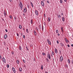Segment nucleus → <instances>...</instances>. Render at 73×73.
Returning <instances> with one entry per match:
<instances>
[{"label":"nucleus","instance_id":"1","mask_svg":"<svg viewBox=\"0 0 73 73\" xmlns=\"http://www.w3.org/2000/svg\"><path fill=\"white\" fill-rule=\"evenodd\" d=\"M19 6L20 7L21 9V10H22L23 9V4L21 2V1L20 2V4H19Z\"/></svg>","mask_w":73,"mask_h":73},{"label":"nucleus","instance_id":"2","mask_svg":"<svg viewBox=\"0 0 73 73\" xmlns=\"http://www.w3.org/2000/svg\"><path fill=\"white\" fill-rule=\"evenodd\" d=\"M35 12L36 16H38V12L37 10H35Z\"/></svg>","mask_w":73,"mask_h":73},{"label":"nucleus","instance_id":"3","mask_svg":"<svg viewBox=\"0 0 73 73\" xmlns=\"http://www.w3.org/2000/svg\"><path fill=\"white\" fill-rule=\"evenodd\" d=\"M47 41L48 42V43L49 45H51V42H50L49 41V39H47Z\"/></svg>","mask_w":73,"mask_h":73},{"label":"nucleus","instance_id":"4","mask_svg":"<svg viewBox=\"0 0 73 73\" xmlns=\"http://www.w3.org/2000/svg\"><path fill=\"white\" fill-rule=\"evenodd\" d=\"M3 61L4 62V63H6V60H5V59L4 58H2Z\"/></svg>","mask_w":73,"mask_h":73},{"label":"nucleus","instance_id":"5","mask_svg":"<svg viewBox=\"0 0 73 73\" xmlns=\"http://www.w3.org/2000/svg\"><path fill=\"white\" fill-rule=\"evenodd\" d=\"M62 60H63V57H62V56H61L60 58V61L61 62L62 61Z\"/></svg>","mask_w":73,"mask_h":73},{"label":"nucleus","instance_id":"6","mask_svg":"<svg viewBox=\"0 0 73 73\" xmlns=\"http://www.w3.org/2000/svg\"><path fill=\"white\" fill-rule=\"evenodd\" d=\"M47 57L49 59V60H50L51 58H50V55L49 54H48L47 55Z\"/></svg>","mask_w":73,"mask_h":73},{"label":"nucleus","instance_id":"7","mask_svg":"<svg viewBox=\"0 0 73 73\" xmlns=\"http://www.w3.org/2000/svg\"><path fill=\"white\" fill-rule=\"evenodd\" d=\"M3 13H4V16L5 17H6V16L7 15V14H6V11H4Z\"/></svg>","mask_w":73,"mask_h":73},{"label":"nucleus","instance_id":"8","mask_svg":"<svg viewBox=\"0 0 73 73\" xmlns=\"http://www.w3.org/2000/svg\"><path fill=\"white\" fill-rule=\"evenodd\" d=\"M12 70L13 71V72H14V73H16V71H15V69L13 67L12 68Z\"/></svg>","mask_w":73,"mask_h":73},{"label":"nucleus","instance_id":"9","mask_svg":"<svg viewBox=\"0 0 73 73\" xmlns=\"http://www.w3.org/2000/svg\"><path fill=\"white\" fill-rule=\"evenodd\" d=\"M23 12L25 13V12H27V8H26V7H25V8H24L23 10Z\"/></svg>","mask_w":73,"mask_h":73},{"label":"nucleus","instance_id":"10","mask_svg":"<svg viewBox=\"0 0 73 73\" xmlns=\"http://www.w3.org/2000/svg\"><path fill=\"white\" fill-rule=\"evenodd\" d=\"M41 4L42 6V7H44V2H43V1H41Z\"/></svg>","mask_w":73,"mask_h":73},{"label":"nucleus","instance_id":"11","mask_svg":"<svg viewBox=\"0 0 73 73\" xmlns=\"http://www.w3.org/2000/svg\"><path fill=\"white\" fill-rule=\"evenodd\" d=\"M19 70L20 72H22V68L21 67L19 68Z\"/></svg>","mask_w":73,"mask_h":73},{"label":"nucleus","instance_id":"12","mask_svg":"<svg viewBox=\"0 0 73 73\" xmlns=\"http://www.w3.org/2000/svg\"><path fill=\"white\" fill-rule=\"evenodd\" d=\"M57 17L58 19H60V18H61V15H57Z\"/></svg>","mask_w":73,"mask_h":73},{"label":"nucleus","instance_id":"13","mask_svg":"<svg viewBox=\"0 0 73 73\" xmlns=\"http://www.w3.org/2000/svg\"><path fill=\"white\" fill-rule=\"evenodd\" d=\"M55 53H56V54H57V49L55 48Z\"/></svg>","mask_w":73,"mask_h":73},{"label":"nucleus","instance_id":"14","mask_svg":"<svg viewBox=\"0 0 73 73\" xmlns=\"http://www.w3.org/2000/svg\"><path fill=\"white\" fill-rule=\"evenodd\" d=\"M19 28L20 29H21L22 28V26L21 25H19Z\"/></svg>","mask_w":73,"mask_h":73},{"label":"nucleus","instance_id":"15","mask_svg":"<svg viewBox=\"0 0 73 73\" xmlns=\"http://www.w3.org/2000/svg\"><path fill=\"white\" fill-rule=\"evenodd\" d=\"M48 21L49 22V21H50V17H48Z\"/></svg>","mask_w":73,"mask_h":73},{"label":"nucleus","instance_id":"16","mask_svg":"<svg viewBox=\"0 0 73 73\" xmlns=\"http://www.w3.org/2000/svg\"><path fill=\"white\" fill-rule=\"evenodd\" d=\"M19 50H21V49H22V48H21V46H19Z\"/></svg>","mask_w":73,"mask_h":73},{"label":"nucleus","instance_id":"17","mask_svg":"<svg viewBox=\"0 0 73 73\" xmlns=\"http://www.w3.org/2000/svg\"><path fill=\"white\" fill-rule=\"evenodd\" d=\"M30 4L32 7H33V4L31 2H30Z\"/></svg>","mask_w":73,"mask_h":73},{"label":"nucleus","instance_id":"18","mask_svg":"<svg viewBox=\"0 0 73 73\" xmlns=\"http://www.w3.org/2000/svg\"><path fill=\"white\" fill-rule=\"evenodd\" d=\"M68 64H70V61L69 59L68 60Z\"/></svg>","mask_w":73,"mask_h":73},{"label":"nucleus","instance_id":"19","mask_svg":"<svg viewBox=\"0 0 73 73\" xmlns=\"http://www.w3.org/2000/svg\"><path fill=\"white\" fill-rule=\"evenodd\" d=\"M31 24H33V19H32L31 20Z\"/></svg>","mask_w":73,"mask_h":73},{"label":"nucleus","instance_id":"20","mask_svg":"<svg viewBox=\"0 0 73 73\" xmlns=\"http://www.w3.org/2000/svg\"><path fill=\"white\" fill-rule=\"evenodd\" d=\"M62 21H64V17H63L62 18Z\"/></svg>","mask_w":73,"mask_h":73},{"label":"nucleus","instance_id":"21","mask_svg":"<svg viewBox=\"0 0 73 73\" xmlns=\"http://www.w3.org/2000/svg\"><path fill=\"white\" fill-rule=\"evenodd\" d=\"M60 45H61V46H64V44H63V43H60Z\"/></svg>","mask_w":73,"mask_h":73},{"label":"nucleus","instance_id":"22","mask_svg":"<svg viewBox=\"0 0 73 73\" xmlns=\"http://www.w3.org/2000/svg\"><path fill=\"white\" fill-rule=\"evenodd\" d=\"M36 31H38V28L37 27H36Z\"/></svg>","mask_w":73,"mask_h":73},{"label":"nucleus","instance_id":"23","mask_svg":"<svg viewBox=\"0 0 73 73\" xmlns=\"http://www.w3.org/2000/svg\"><path fill=\"white\" fill-rule=\"evenodd\" d=\"M61 15H64V12L63 11H61Z\"/></svg>","mask_w":73,"mask_h":73},{"label":"nucleus","instance_id":"24","mask_svg":"<svg viewBox=\"0 0 73 73\" xmlns=\"http://www.w3.org/2000/svg\"><path fill=\"white\" fill-rule=\"evenodd\" d=\"M41 69H43V65H41Z\"/></svg>","mask_w":73,"mask_h":73},{"label":"nucleus","instance_id":"25","mask_svg":"<svg viewBox=\"0 0 73 73\" xmlns=\"http://www.w3.org/2000/svg\"><path fill=\"white\" fill-rule=\"evenodd\" d=\"M17 62L18 64H19V61L18 60H17Z\"/></svg>","mask_w":73,"mask_h":73},{"label":"nucleus","instance_id":"26","mask_svg":"<svg viewBox=\"0 0 73 73\" xmlns=\"http://www.w3.org/2000/svg\"><path fill=\"white\" fill-rule=\"evenodd\" d=\"M9 18L10 19H12V16L11 15H10Z\"/></svg>","mask_w":73,"mask_h":73},{"label":"nucleus","instance_id":"27","mask_svg":"<svg viewBox=\"0 0 73 73\" xmlns=\"http://www.w3.org/2000/svg\"><path fill=\"white\" fill-rule=\"evenodd\" d=\"M60 3H61V4H62V3H63L62 1V0H60Z\"/></svg>","mask_w":73,"mask_h":73},{"label":"nucleus","instance_id":"28","mask_svg":"<svg viewBox=\"0 0 73 73\" xmlns=\"http://www.w3.org/2000/svg\"><path fill=\"white\" fill-rule=\"evenodd\" d=\"M38 27H39V29H41V25H39Z\"/></svg>","mask_w":73,"mask_h":73},{"label":"nucleus","instance_id":"29","mask_svg":"<svg viewBox=\"0 0 73 73\" xmlns=\"http://www.w3.org/2000/svg\"><path fill=\"white\" fill-rule=\"evenodd\" d=\"M34 34L36 36V35H37V33H36V32H34Z\"/></svg>","mask_w":73,"mask_h":73},{"label":"nucleus","instance_id":"30","mask_svg":"<svg viewBox=\"0 0 73 73\" xmlns=\"http://www.w3.org/2000/svg\"><path fill=\"white\" fill-rule=\"evenodd\" d=\"M61 30L62 32H63V27H62L61 28Z\"/></svg>","mask_w":73,"mask_h":73},{"label":"nucleus","instance_id":"31","mask_svg":"<svg viewBox=\"0 0 73 73\" xmlns=\"http://www.w3.org/2000/svg\"><path fill=\"white\" fill-rule=\"evenodd\" d=\"M26 32L27 33H29V31H28V30L27 29H26Z\"/></svg>","mask_w":73,"mask_h":73},{"label":"nucleus","instance_id":"32","mask_svg":"<svg viewBox=\"0 0 73 73\" xmlns=\"http://www.w3.org/2000/svg\"><path fill=\"white\" fill-rule=\"evenodd\" d=\"M42 54L43 56H45V53L43 52L42 53Z\"/></svg>","mask_w":73,"mask_h":73},{"label":"nucleus","instance_id":"33","mask_svg":"<svg viewBox=\"0 0 73 73\" xmlns=\"http://www.w3.org/2000/svg\"><path fill=\"white\" fill-rule=\"evenodd\" d=\"M56 33H58V30H56Z\"/></svg>","mask_w":73,"mask_h":73},{"label":"nucleus","instance_id":"34","mask_svg":"<svg viewBox=\"0 0 73 73\" xmlns=\"http://www.w3.org/2000/svg\"><path fill=\"white\" fill-rule=\"evenodd\" d=\"M16 19H17V17L15 16V17L14 19L15 20H16Z\"/></svg>","mask_w":73,"mask_h":73},{"label":"nucleus","instance_id":"35","mask_svg":"<svg viewBox=\"0 0 73 73\" xmlns=\"http://www.w3.org/2000/svg\"><path fill=\"white\" fill-rule=\"evenodd\" d=\"M23 62H24V63H25V60L23 59Z\"/></svg>","mask_w":73,"mask_h":73},{"label":"nucleus","instance_id":"36","mask_svg":"<svg viewBox=\"0 0 73 73\" xmlns=\"http://www.w3.org/2000/svg\"><path fill=\"white\" fill-rule=\"evenodd\" d=\"M42 30L44 31V26L42 27Z\"/></svg>","mask_w":73,"mask_h":73},{"label":"nucleus","instance_id":"37","mask_svg":"<svg viewBox=\"0 0 73 73\" xmlns=\"http://www.w3.org/2000/svg\"><path fill=\"white\" fill-rule=\"evenodd\" d=\"M65 41H67L68 40V39H67V38L66 37L65 38Z\"/></svg>","mask_w":73,"mask_h":73},{"label":"nucleus","instance_id":"38","mask_svg":"<svg viewBox=\"0 0 73 73\" xmlns=\"http://www.w3.org/2000/svg\"><path fill=\"white\" fill-rule=\"evenodd\" d=\"M7 68H9V65H8V64L7 65Z\"/></svg>","mask_w":73,"mask_h":73},{"label":"nucleus","instance_id":"39","mask_svg":"<svg viewBox=\"0 0 73 73\" xmlns=\"http://www.w3.org/2000/svg\"><path fill=\"white\" fill-rule=\"evenodd\" d=\"M5 36H6V38H7V37H8V36H7V35L5 34Z\"/></svg>","mask_w":73,"mask_h":73},{"label":"nucleus","instance_id":"40","mask_svg":"<svg viewBox=\"0 0 73 73\" xmlns=\"http://www.w3.org/2000/svg\"><path fill=\"white\" fill-rule=\"evenodd\" d=\"M3 44H4V45H5L6 43H5V42H3Z\"/></svg>","mask_w":73,"mask_h":73},{"label":"nucleus","instance_id":"41","mask_svg":"<svg viewBox=\"0 0 73 73\" xmlns=\"http://www.w3.org/2000/svg\"><path fill=\"white\" fill-rule=\"evenodd\" d=\"M4 38H5V39H6V37H5V35H4Z\"/></svg>","mask_w":73,"mask_h":73},{"label":"nucleus","instance_id":"42","mask_svg":"<svg viewBox=\"0 0 73 73\" xmlns=\"http://www.w3.org/2000/svg\"><path fill=\"white\" fill-rule=\"evenodd\" d=\"M27 8H29V5H27Z\"/></svg>","mask_w":73,"mask_h":73},{"label":"nucleus","instance_id":"43","mask_svg":"<svg viewBox=\"0 0 73 73\" xmlns=\"http://www.w3.org/2000/svg\"><path fill=\"white\" fill-rule=\"evenodd\" d=\"M47 3H48L49 4V2L48 1H47Z\"/></svg>","mask_w":73,"mask_h":73},{"label":"nucleus","instance_id":"44","mask_svg":"<svg viewBox=\"0 0 73 73\" xmlns=\"http://www.w3.org/2000/svg\"><path fill=\"white\" fill-rule=\"evenodd\" d=\"M71 63H72V65H73V60H72Z\"/></svg>","mask_w":73,"mask_h":73},{"label":"nucleus","instance_id":"45","mask_svg":"<svg viewBox=\"0 0 73 73\" xmlns=\"http://www.w3.org/2000/svg\"><path fill=\"white\" fill-rule=\"evenodd\" d=\"M52 54H53V55H54V52H52Z\"/></svg>","mask_w":73,"mask_h":73},{"label":"nucleus","instance_id":"46","mask_svg":"<svg viewBox=\"0 0 73 73\" xmlns=\"http://www.w3.org/2000/svg\"><path fill=\"white\" fill-rule=\"evenodd\" d=\"M57 44L59 43V42H58V40H57Z\"/></svg>","mask_w":73,"mask_h":73},{"label":"nucleus","instance_id":"47","mask_svg":"<svg viewBox=\"0 0 73 73\" xmlns=\"http://www.w3.org/2000/svg\"><path fill=\"white\" fill-rule=\"evenodd\" d=\"M5 31L6 32H8V30L7 29H5Z\"/></svg>","mask_w":73,"mask_h":73},{"label":"nucleus","instance_id":"48","mask_svg":"<svg viewBox=\"0 0 73 73\" xmlns=\"http://www.w3.org/2000/svg\"><path fill=\"white\" fill-rule=\"evenodd\" d=\"M1 59V55L0 54V60Z\"/></svg>","mask_w":73,"mask_h":73},{"label":"nucleus","instance_id":"49","mask_svg":"<svg viewBox=\"0 0 73 73\" xmlns=\"http://www.w3.org/2000/svg\"><path fill=\"white\" fill-rule=\"evenodd\" d=\"M59 53L60 54H61V52L60 50Z\"/></svg>","mask_w":73,"mask_h":73},{"label":"nucleus","instance_id":"50","mask_svg":"<svg viewBox=\"0 0 73 73\" xmlns=\"http://www.w3.org/2000/svg\"><path fill=\"white\" fill-rule=\"evenodd\" d=\"M26 48L27 50H28V48L27 47V46H26Z\"/></svg>","mask_w":73,"mask_h":73},{"label":"nucleus","instance_id":"51","mask_svg":"<svg viewBox=\"0 0 73 73\" xmlns=\"http://www.w3.org/2000/svg\"><path fill=\"white\" fill-rule=\"evenodd\" d=\"M44 25H46V23H45L44 22Z\"/></svg>","mask_w":73,"mask_h":73},{"label":"nucleus","instance_id":"52","mask_svg":"<svg viewBox=\"0 0 73 73\" xmlns=\"http://www.w3.org/2000/svg\"><path fill=\"white\" fill-rule=\"evenodd\" d=\"M25 35H23V38H25Z\"/></svg>","mask_w":73,"mask_h":73},{"label":"nucleus","instance_id":"53","mask_svg":"<svg viewBox=\"0 0 73 73\" xmlns=\"http://www.w3.org/2000/svg\"><path fill=\"white\" fill-rule=\"evenodd\" d=\"M67 46H68V48L70 47V46L69 44H68Z\"/></svg>","mask_w":73,"mask_h":73},{"label":"nucleus","instance_id":"54","mask_svg":"<svg viewBox=\"0 0 73 73\" xmlns=\"http://www.w3.org/2000/svg\"><path fill=\"white\" fill-rule=\"evenodd\" d=\"M46 60H47L49 62V60L48 59V58H46Z\"/></svg>","mask_w":73,"mask_h":73},{"label":"nucleus","instance_id":"55","mask_svg":"<svg viewBox=\"0 0 73 73\" xmlns=\"http://www.w3.org/2000/svg\"><path fill=\"white\" fill-rule=\"evenodd\" d=\"M17 36H19V34L18 33H17Z\"/></svg>","mask_w":73,"mask_h":73},{"label":"nucleus","instance_id":"56","mask_svg":"<svg viewBox=\"0 0 73 73\" xmlns=\"http://www.w3.org/2000/svg\"><path fill=\"white\" fill-rule=\"evenodd\" d=\"M66 41V42L67 43H68V42H69V41L68 40H67V41Z\"/></svg>","mask_w":73,"mask_h":73},{"label":"nucleus","instance_id":"57","mask_svg":"<svg viewBox=\"0 0 73 73\" xmlns=\"http://www.w3.org/2000/svg\"><path fill=\"white\" fill-rule=\"evenodd\" d=\"M11 53L12 54H14L13 52H12Z\"/></svg>","mask_w":73,"mask_h":73},{"label":"nucleus","instance_id":"58","mask_svg":"<svg viewBox=\"0 0 73 73\" xmlns=\"http://www.w3.org/2000/svg\"><path fill=\"white\" fill-rule=\"evenodd\" d=\"M10 2H12V0H9Z\"/></svg>","mask_w":73,"mask_h":73},{"label":"nucleus","instance_id":"59","mask_svg":"<svg viewBox=\"0 0 73 73\" xmlns=\"http://www.w3.org/2000/svg\"><path fill=\"white\" fill-rule=\"evenodd\" d=\"M64 1H65V2H66V1H67V0H64Z\"/></svg>","mask_w":73,"mask_h":73},{"label":"nucleus","instance_id":"60","mask_svg":"<svg viewBox=\"0 0 73 73\" xmlns=\"http://www.w3.org/2000/svg\"><path fill=\"white\" fill-rule=\"evenodd\" d=\"M71 46H72V47H73V44H72L71 45Z\"/></svg>","mask_w":73,"mask_h":73},{"label":"nucleus","instance_id":"61","mask_svg":"<svg viewBox=\"0 0 73 73\" xmlns=\"http://www.w3.org/2000/svg\"><path fill=\"white\" fill-rule=\"evenodd\" d=\"M34 32H36V31L35 30H34Z\"/></svg>","mask_w":73,"mask_h":73},{"label":"nucleus","instance_id":"62","mask_svg":"<svg viewBox=\"0 0 73 73\" xmlns=\"http://www.w3.org/2000/svg\"><path fill=\"white\" fill-rule=\"evenodd\" d=\"M45 73H48V72L47 71H46L45 72Z\"/></svg>","mask_w":73,"mask_h":73},{"label":"nucleus","instance_id":"63","mask_svg":"<svg viewBox=\"0 0 73 73\" xmlns=\"http://www.w3.org/2000/svg\"><path fill=\"white\" fill-rule=\"evenodd\" d=\"M33 46L32 45H30V46H31V47H32Z\"/></svg>","mask_w":73,"mask_h":73},{"label":"nucleus","instance_id":"64","mask_svg":"<svg viewBox=\"0 0 73 73\" xmlns=\"http://www.w3.org/2000/svg\"><path fill=\"white\" fill-rule=\"evenodd\" d=\"M58 36H60V34H58Z\"/></svg>","mask_w":73,"mask_h":73}]
</instances>
